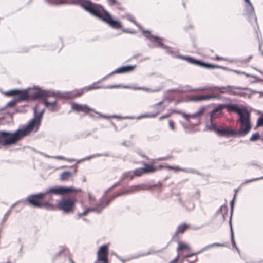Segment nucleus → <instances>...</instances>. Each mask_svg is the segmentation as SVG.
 <instances>
[{
    "instance_id": "obj_1",
    "label": "nucleus",
    "mask_w": 263,
    "mask_h": 263,
    "mask_svg": "<svg viewBox=\"0 0 263 263\" xmlns=\"http://www.w3.org/2000/svg\"><path fill=\"white\" fill-rule=\"evenodd\" d=\"M50 5L73 4L80 6L85 11L101 20L114 29H120L122 24L120 21L112 18L110 13L103 6L90 0H44Z\"/></svg>"
},
{
    "instance_id": "obj_2",
    "label": "nucleus",
    "mask_w": 263,
    "mask_h": 263,
    "mask_svg": "<svg viewBox=\"0 0 263 263\" xmlns=\"http://www.w3.org/2000/svg\"><path fill=\"white\" fill-rule=\"evenodd\" d=\"M143 35L146 38L149 39L150 42L152 43H155L156 44H154L152 46L148 45V46L150 48H161L165 50L166 53L171 55L172 57H176L178 59H181L184 60L186 61L188 63L196 65L195 62H194V60H197V59L194 58L192 57L188 56V55H183L177 54L176 52L173 50L172 47L165 45L160 41H158V40H163V38H161L158 36L152 35L151 33V32L149 30H143Z\"/></svg>"
},
{
    "instance_id": "obj_3",
    "label": "nucleus",
    "mask_w": 263,
    "mask_h": 263,
    "mask_svg": "<svg viewBox=\"0 0 263 263\" xmlns=\"http://www.w3.org/2000/svg\"><path fill=\"white\" fill-rule=\"evenodd\" d=\"M240 121V126L238 130L230 128L232 137H241L246 135L251 129L250 112L246 107L242 106L237 113Z\"/></svg>"
},
{
    "instance_id": "obj_4",
    "label": "nucleus",
    "mask_w": 263,
    "mask_h": 263,
    "mask_svg": "<svg viewBox=\"0 0 263 263\" xmlns=\"http://www.w3.org/2000/svg\"><path fill=\"white\" fill-rule=\"evenodd\" d=\"M48 91H42L41 87L34 86L28 87L23 90L17 89L16 95H14V99L18 102L22 101H28L36 100L41 97L49 96Z\"/></svg>"
},
{
    "instance_id": "obj_5",
    "label": "nucleus",
    "mask_w": 263,
    "mask_h": 263,
    "mask_svg": "<svg viewBox=\"0 0 263 263\" xmlns=\"http://www.w3.org/2000/svg\"><path fill=\"white\" fill-rule=\"evenodd\" d=\"M162 184L160 182H158L156 184L153 185H148L146 184H141L138 185H132L129 187L127 190H121L120 192L115 193L111 196L108 200L110 201V203L114 200L116 198L123 195L129 194H133L140 190H150L153 187H158L157 191L158 192H161L162 191Z\"/></svg>"
},
{
    "instance_id": "obj_6",
    "label": "nucleus",
    "mask_w": 263,
    "mask_h": 263,
    "mask_svg": "<svg viewBox=\"0 0 263 263\" xmlns=\"http://www.w3.org/2000/svg\"><path fill=\"white\" fill-rule=\"evenodd\" d=\"M22 139L18 129L13 132L0 130V145L6 147L14 145Z\"/></svg>"
},
{
    "instance_id": "obj_7",
    "label": "nucleus",
    "mask_w": 263,
    "mask_h": 263,
    "mask_svg": "<svg viewBox=\"0 0 263 263\" xmlns=\"http://www.w3.org/2000/svg\"><path fill=\"white\" fill-rule=\"evenodd\" d=\"M210 123L206 125V128L211 132H214L218 136L230 137H232L231 133L232 130L230 129L224 128L222 126H217L214 121V116H218L217 112H212V110L209 112Z\"/></svg>"
},
{
    "instance_id": "obj_8",
    "label": "nucleus",
    "mask_w": 263,
    "mask_h": 263,
    "mask_svg": "<svg viewBox=\"0 0 263 263\" xmlns=\"http://www.w3.org/2000/svg\"><path fill=\"white\" fill-rule=\"evenodd\" d=\"M77 202L76 197L62 198L57 202L56 207L58 210L64 214H69L74 212L75 205Z\"/></svg>"
},
{
    "instance_id": "obj_9",
    "label": "nucleus",
    "mask_w": 263,
    "mask_h": 263,
    "mask_svg": "<svg viewBox=\"0 0 263 263\" xmlns=\"http://www.w3.org/2000/svg\"><path fill=\"white\" fill-rule=\"evenodd\" d=\"M93 90L92 86H87L80 89H75L72 91H57L58 97L59 98L65 99H72L81 96L83 93Z\"/></svg>"
},
{
    "instance_id": "obj_10",
    "label": "nucleus",
    "mask_w": 263,
    "mask_h": 263,
    "mask_svg": "<svg viewBox=\"0 0 263 263\" xmlns=\"http://www.w3.org/2000/svg\"><path fill=\"white\" fill-rule=\"evenodd\" d=\"M42 120L33 115V118L26 125H23L22 128H18L22 139L28 135L31 132H36L41 123Z\"/></svg>"
},
{
    "instance_id": "obj_11",
    "label": "nucleus",
    "mask_w": 263,
    "mask_h": 263,
    "mask_svg": "<svg viewBox=\"0 0 263 263\" xmlns=\"http://www.w3.org/2000/svg\"><path fill=\"white\" fill-rule=\"evenodd\" d=\"M42 120L33 115V118L26 125H23L22 128H18L22 139L28 135L31 132H36L41 123Z\"/></svg>"
},
{
    "instance_id": "obj_12",
    "label": "nucleus",
    "mask_w": 263,
    "mask_h": 263,
    "mask_svg": "<svg viewBox=\"0 0 263 263\" xmlns=\"http://www.w3.org/2000/svg\"><path fill=\"white\" fill-rule=\"evenodd\" d=\"M103 197L100 199L99 202L96 204L95 207L87 208L83 212L78 214V218H81L82 216L87 215L89 212H93L97 214L101 213L103 210L107 207L110 203L108 200H104Z\"/></svg>"
},
{
    "instance_id": "obj_13",
    "label": "nucleus",
    "mask_w": 263,
    "mask_h": 263,
    "mask_svg": "<svg viewBox=\"0 0 263 263\" xmlns=\"http://www.w3.org/2000/svg\"><path fill=\"white\" fill-rule=\"evenodd\" d=\"M45 199L43 192L29 195L26 199H22V202L25 203L27 202L29 205L39 208L41 203Z\"/></svg>"
},
{
    "instance_id": "obj_14",
    "label": "nucleus",
    "mask_w": 263,
    "mask_h": 263,
    "mask_svg": "<svg viewBox=\"0 0 263 263\" xmlns=\"http://www.w3.org/2000/svg\"><path fill=\"white\" fill-rule=\"evenodd\" d=\"M73 190L72 186H57L46 189L43 193L45 197L47 195H67L68 194V191Z\"/></svg>"
},
{
    "instance_id": "obj_15",
    "label": "nucleus",
    "mask_w": 263,
    "mask_h": 263,
    "mask_svg": "<svg viewBox=\"0 0 263 263\" xmlns=\"http://www.w3.org/2000/svg\"><path fill=\"white\" fill-rule=\"evenodd\" d=\"M224 108L228 111H234L237 114L241 108V107H239L238 104L231 103L219 104L212 110V112H217L218 115H220L221 111Z\"/></svg>"
},
{
    "instance_id": "obj_16",
    "label": "nucleus",
    "mask_w": 263,
    "mask_h": 263,
    "mask_svg": "<svg viewBox=\"0 0 263 263\" xmlns=\"http://www.w3.org/2000/svg\"><path fill=\"white\" fill-rule=\"evenodd\" d=\"M245 15L247 16L249 21L252 24V21L257 24V17L255 15L254 9L250 1L245 2Z\"/></svg>"
},
{
    "instance_id": "obj_17",
    "label": "nucleus",
    "mask_w": 263,
    "mask_h": 263,
    "mask_svg": "<svg viewBox=\"0 0 263 263\" xmlns=\"http://www.w3.org/2000/svg\"><path fill=\"white\" fill-rule=\"evenodd\" d=\"M194 62L196 64L195 66H199L200 67L204 68L207 69H211L214 68H219L226 71H232V69H229L227 67L220 66L218 65L213 64L205 62L201 60L197 59V60H194Z\"/></svg>"
},
{
    "instance_id": "obj_18",
    "label": "nucleus",
    "mask_w": 263,
    "mask_h": 263,
    "mask_svg": "<svg viewBox=\"0 0 263 263\" xmlns=\"http://www.w3.org/2000/svg\"><path fill=\"white\" fill-rule=\"evenodd\" d=\"M222 88H228V91H227L226 92L229 93V94L231 95H237V96H239L240 97H246L247 96L248 98H250L251 96V94L248 95L246 92H237V91H235V90H250L249 88H247V87H237V86H234L228 85L226 87H222ZM221 92H225L224 91H221Z\"/></svg>"
},
{
    "instance_id": "obj_19",
    "label": "nucleus",
    "mask_w": 263,
    "mask_h": 263,
    "mask_svg": "<svg viewBox=\"0 0 263 263\" xmlns=\"http://www.w3.org/2000/svg\"><path fill=\"white\" fill-rule=\"evenodd\" d=\"M42 90L49 92L48 93L49 96L47 95L45 97H44V96L41 97L40 98V99H43V103L45 105V107H48L49 105H52V106L55 105L57 104L56 100H54L53 101H48L47 100V98L49 97H54L55 98H58V94L56 93H57V91H54V90H51V89L46 90V89H43L42 88Z\"/></svg>"
},
{
    "instance_id": "obj_20",
    "label": "nucleus",
    "mask_w": 263,
    "mask_h": 263,
    "mask_svg": "<svg viewBox=\"0 0 263 263\" xmlns=\"http://www.w3.org/2000/svg\"><path fill=\"white\" fill-rule=\"evenodd\" d=\"M71 109L76 112H83L84 114H88L90 111H95V109L89 107L86 104H81L76 102H72Z\"/></svg>"
},
{
    "instance_id": "obj_21",
    "label": "nucleus",
    "mask_w": 263,
    "mask_h": 263,
    "mask_svg": "<svg viewBox=\"0 0 263 263\" xmlns=\"http://www.w3.org/2000/svg\"><path fill=\"white\" fill-rule=\"evenodd\" d=\"M108 245H103L101 246L97 251V260L98 261L108 260Z\"/></svg>"
},
{
    "instance_id": "obj_22",
    "label": "nucleus",
    "mask_w": 263,
    "mask_h": 263,
    "mask_svg": "<svg viewBox=\"0 0 263 263\" xmlns=\"http://www.w3.org/2000/svg\"><path fill=\"white\" fill-rule=\"evenodd\" d=\"M136 65H129L119 67L113 71L114 74H125L133 72Z\"/></svg>"
},
{
    "instance_id": "obj_23",
    "label": "nucleus",
    "mask_w": 263,
    "mask_h": 263,
    "mask_svg": "<svg viewBox=\"0 0 263 263\" xmlns=\"http://www.w3.org/2000/svg\"><path fill=\"white\" fill-rule=\"evenodd\" d=\"M218 96L210 94V95H195L192 96L190 100L192 101H201L203 100H207L211 99H219Z\"/></svg>"
},
{
    "instance_id": "obj_24",
    "label": "nucleus",
    "mask_w": 263,
    "mask_h": 263,
    "mask_svg": "<svg viewBox=\"0 0 263 263\" xmlns=\"http://www.w3.org/2000/svg\"><path fill=\"white\" fill-rule=\"evenodd\" d=\"M178 203L186 211H192L194 209V204L190 198L186 199L185 201H183L181 198H179L178 199Z\"/></svg>"
},
{
    "instance_id": "obj_25",
    "label": "nucleus",
    "mask_w": 263,
    "mask_h": 263,
    "mask_svg": "<svg viewBox=\"0 0 263 263\" xmlns=\"http://www.w3.org/2000/svg\"><path fill=\"white\" fill-rule=\"evenodd\" d=\"M143 164L144 167H142L144 172V174H147L153 173L156 172L158 170H161L163 167V165H159L158 168L154 167L153 165L147 164L146 162H143Z\"/></svg>"
},
{
    "instance_id": "obj_26",
    "label": "nucleus",
    "mask_w": 263,
    "mask_h": 263,
    "mask_svg": "<svg viewBox=\"0 0 263 263\" xmlns=\"http://www.w3.org/2000/svg\"><path fill=\"white\" fill-rule=\"evenodd\" d=\"M92 87H93V90L99 89H112V88H119L130 89L132 88V87L130 86L122 85L121 84L107 85V86H92Z\"/></svg>"
},
{
    "instance_id": "obj_27",
    "label": "nucleus",
    "mask_w": 263,
    "mask_h": 263,
    "mask_svg": "<svg viewBox=\"0 0 263 263\" xmlns=\"http://www.w3.org/2000/svg\"><path fill=\"white\" fill-rule=\"evenodd\" d=\"M226 86H222V87H201L200 88L197 89L198 90H212V91H218L221 93H228V92H221V91H224L227 92L228 91V88H222V87H226Z\"/></svg>"
},
{
    "instance_id": "obj_28",
    "label": "nucleus",
    "mask_w": 263,
    "mask_h": 263,
    "mask_svg": "<svg viewBox=\"0 0 263 263\" xmlns=\"http://www.w3.org/2000/svg\"><path fill=\"white\" fill-rule=\"evenodd\" d=\"M72 188L74 189V190L68 191V194L67 195L71 194V196L70 197H73L75 196L76 198L77 199L78 201L79 199L83 197V192L81 189H76L72 186Z\"/></svg>"
},
{
    "instance_id": "obj_29",
    "label": "nucleus",
    "mask_w": 263,
    "mask_h": 263,
    "mask_svg": "<svg viewBox=\"0 0 263 263\" xmlns=\"http://www.w3.org/2000/svg\"><path fill=\"white\" fill-rule=\"evenodd\" d=\"M189 227H190V226L185 223H184L183 224H179L176 229L175 233L174 234L173 236L172 237L171 240H172L173 239H174L175 236L177 234L183 233L187 230V229Z\"/></svg>"
},
{
    "instance_id": "obj_30",
    "label": "nucleus",
    "mask_w": 263,
    "mask_h": 263,
    "mask_svg": "<svg viewBox=\"0 0 263 263\" xmlns=\"http://www.w3.org/2000/svg\"><path fill=\"white\" fill-rule=\"evenodd\" d=\"M72 175V173L70 171H64L60 175L59 179L61 181H66L69 180Z\"/></svg>"
},
{
    "instance_id": "obj_31",
    "label": "nucleus",
    "mask_w": 263,
    "mask_h": 263,
    "mask_svg": "<svg viewBox=\"0 0 263 263\" xmlns=\"http://www.w3.org/2000/svg\"><path fill=\"white\" fill-rule=\"evenodd\" d=\"M39 208H45L48 210H54L55 206L54 204H51L48 201L44 202L43 201L41 203Z\"/></svg>"
},
{
    "instance_id": "obj_32",
    "label": "nucleus",
    "mask_w": 263,
    "mask_h": 263,
    "mask_svg": "<svg viewBox=\"0 0 263 263\" xmlns=\"http://www.w3.org/2000/svg\"><path fill=\"white\" fill-rule=\"evenodd\" d=\"M33 115L42 120V118H43V115L45 111V108H43L41 111L38 112L37 111V106L35 105V106L33 107Z\"/></svg>"
},
{
    "instance_id": "obj_33",
    "label": "nucleus",
    "mask_w": 263,
    "mask_h": 263,
    "mask_svg": "<svg viewBox=\"0 0 263 263\" xmlns=\"http://www.w3.org/2000/svg\"><path fill=\"white\" fill-rule=\"evenodd\" d=\"M221 213L223 220L225 219V216L228 213V208L226 205H221L220 208L216 212V216Z\"/></svg>"
},
{
    "instance_id": "obj_34",
    "label": "nucleus",
    "mask_w": 263,
    "mask_h": 263,
    "mask_svg": "<svg viewBox=\"0 0 263 263\" xmlns=\"http://www.w3.org/2000/svg\"><path fill=\"white\" fill-rule=\"evenodd\" d=\"M22 200H19L14 204H13L10 209L8 210V211L5 214L4 217L2 218V222H4L7 219V217L9 215V214L11 213L12 209L18 203H21Z\"/></svg>"
},
{
    "instance_id": "obj_35",
    "label": "nucleus",
    "mask_w": 263,
    "mask_h": 263,
    "mask_svg": "<svg viewBox=\"0 0 263 263\" xmlns=\"http://www.w3.org/2000/svg\"><path fill=\"white\" fill-rule=\"evenodd\" d=\"M134 177V175L133 172L132 171H128L125 172L123 173L122 175L120 177L121 180H124V179L129 178L130 180L133 179Z\"/></svg>"
},
{
    "instance_id": "obj_36",
    "label": "nucleus",
    "mask_w": 263,
    "mask_h": 263,
    "mask_svg": "<svg viewBox=\"0 0 263 263\" xmlns=\"http://www.w3.org/2000/svg\"><path fill=\"white\" fill-rule=\"evenodd\" d=\"M229 225H230V227L231 240V243H232V246L233 247H235L237 249V251L238 252H239V250L237 248V247L236 246V242L235 241V240H234V233H233V229H232V222H231V220H230V221H229Z\"/></svg>"
},
{
    "instance_id": "obj_37",
    "label": "nucleus",
    "mask_w": 263,
    "mask_h": 263,
    "mask_svg": "<svg viewBox=\"0 0 263 263\" xmlns=\"http://www.w3.org/2000/svg\"><path fill=\"white\" fill-rule=\"evenodd\" d=\"M155 252L154 251H147V252H140V253H137V254L135 255H133L132 256L130 259H134V258H138L139 257H143V256H147V255H149L151 254H153V253H154Z\"/></svg>"
},
{
    "instance_id": "obj_38",
    "label": "nucleus",
    "mask_w": 263,
    "mask_h": 263,
    "mask_svg": "<svg viewBox=\"0 0 263 263\" xmlns=\"http://www.w3.org/2000/svg\"><path fill=\"white\" fill-rule=\"evenodd\" d=\"M225 245L223 243H220L218 242H215L212 244L208 245L204 247H203L202 249V251H205L208 249H210L211 248H212L215 247H224Z\"/></svg>"
},
{
    "instance_id": "obj_39",
    "label": "nucleus",
    "mask_w": 263,
    "mask_h": 263,
    "mask_svg": "<svg viewBox=\"0 0 263 263\" xmlns=\"http://www.w3.org/2000/svg\"><path fill=\"white\" fill-rule=\"evenodd\" d=\"M127 19L130 22L133 23L136 26H137L142 31L144 30L142 29V27L138 24L134 18V17L131 14H128L126 15Z\"/></svg>"
},
{
    "instance_id": "obj_40",
    "label": "nucleus",
    "mask_w": 263,
    "mask_h": 263,
    "mask_svg": "<svg viewBox=\"0 0 263 263\" xmlns=\"http://www.w3.org/2000/svg\"><path fill=\"white\" fill-rule=\"evenodd\" d=\"M113 74H114V73H113V71H112L111 72L109 73V74H107L106 76L103 77L100 80L97 81V82L93 83L91 85H90L89 86H96V85L97 84H99V83H101L102 82L107 80L109 77L112 76Z\"/></svg>"
},
{
    "instance_id": "obj_41",
    "label": "nucleus",
    "mask_w": 263,
    "mask_h": 263,
    "mask_svg": "<svg viewBox=\"0 0 263 263\" xmlns=\"http://www.w3.org/2000/svg\"><path fill=\"white\" fill-rule=\"evenodd\" d=\"M178 247L177 248V252H179V251H181V250H183L184 249H186V250L190 249V247L187 244L183 243L180 241H178Z\"/></svg>"
},
{
    "instance_id": "obj_42",
    "label": "nucleus",
    "mask_w": 263,
    "mask_h": 263,
    "mask_svg": "<svg viewBox=\"0 0 263 263\" xmlns=\"http://www.w3.org/2000/svg\"><path fill=\"white\" fill-rule=\"evenodd\" d=\"M191 118H192L196 120V122L192 123V125L193 126H197L199 124L200 122V118L196 112L193 114H190Z\"/></svg>"
},
{
    "instance_id": "obj_43",
    "label": "nucleus",
    "mask_w": 263,
    "mask_h": 263,
    "mask_svg": "<svg viewBox=\"0 0 263 263\" xmlns=\"http://www.w3.org/2000/svg\"><path fill=\"white\" fill-rule=\"evenodd\" d=\"M143 170H143L142 167H140V168H138L134 170L133 171L134 176L139 177V176H141L142 174H144Z\"/></svg>"
},
{
    "instance_id": "obj_44",
    "label": "nucleus",
    "mask_w": 263,
    "mask_h": 263,
    "mask_svg": "<svg viewBox=\"0 0 263 263\" xmlns=\"http://www.w3.org/2000/svg\"><path fill=\"white\" fill-rule=\"evenodd\" d=\"M260 138V134L258 132H256L252 135L250 137L249 140L250 141H256L259 140Z\"/></svg>"
},
{
    "instance_id": "obj_45",
    "label": "nucleus",
    "mask_w": 263,
    "mask_h": 263,
    "mask_svg": "<svg viewBox=\"0 0 263 263\" xmlns=\"http://www.w3.org/2000/svg\"><path fill=\"white\" fill-rule=\"evenodd\" d=\"M17 91V89H13L5 92H4V94H5L7 96H13V97L14 98V95H16Z\"/></svg>"
},
{
    "instance_id": "obj_46",
    "label": "nucleus",
    "mask_w": 263,
    "mask_h": 263,
    "mask_svg": "<svg viewBox=\"0 0 263 263\" xmlns=\"http://www.w3.org/2000/svg\"><path fill=\"white\" fill-rule=\"evenodd\" d=\"M17 102H18L17 101H16V100L14 98V100H13L11 101H9V102L7 103V104L5 106V107H14V106H15V105L16 104V103Z\"/></svg>"
},
{
    "instance_id": "obj_47",
    "label": "nucleus",
    "mask_w": 263,
    "mask_h": 263,
    "mask_svg": "<svg viewBox=\"0 0 263 263\" xmlns=\"http://www.w3.org/2000/svg\"><path fill=\"white\" fill-rule=\"evenodd\" d=\"M235 197H236V194H234V197H233V199L232 200V201H231V203H230L231 212H230V220H231V217H232V214H233V207H234V202Z\"/></svg>"
},
{
    "instance_id": "obj_48",
    "label": "nucleus",
    "mask_w": 263,
    "mask_h": 263,
    "mask_svg": "<svg viewBox=\"0 0 263 263\" xmlns=\"http://www.w3.org/2000/svg\"><path fill=\"white\" fill-rule=\"evenodd\" d=\"M257 126H263V113L258 117L257 119Z\"/></svg>"
},
{
    "instance_id": "obj_49",
    "label": "nucleus",
    "mask_w": 263,
    "mask_h": 263,
    "mask_svg": "<svg viewBox=\"0 0 263 263\" xmlns=\"http://www.w3.org/2000/svg\"><path fill=\"white\" fill-rule=\"evenodd\" d=\"M111 118H122V119H134V117L133 116H125V117H122L121 116H119V115H111Z\"/></svg>"
},
{
    "instance_id": "obj_50",
    "label": "nucleus",
    "mask_w": 263,
    "mask_h": 263,
    "mask_svg": "<svg viewBox=\"0 0 263 263\" xmlns=\"http://www.w3.org/2000/svg\"><path fill=\"white\" fill-rule=\"evenodd\" d=\"M109 6L119 5L120 3L117 0H106Z\"/></svg>"
},
{
    "instance_id": "obj_51",
    "label": "nucleus",
    "mask_w": 263,
    "mask_h": 263,
    "mask_svg": "<svg viewBox=\"0 0 263 263\" xmlns=\"http://www.w3.org/2000/svg\"><path fill=\"white\" fill-rule=\"evenodd\" d=\"M93 112L95 114L99 115L101 117L106 118V119L111 118V116H108V115L102 114L101 113H100L98 111H95V110Z\"/></svg>"
},
{
    "instance_id": "obj_52",
    "label": "nucleus",
    "mask_w": 263,
    "mask_h": 263,
    "mask_svg": "<svg viewBox=\"0 0 263 263\" xmlns=\"http://www.w3.org/2000/svg\"><path fill=\"white\" fill-rule=\"evenodd\" d=\"M46 157H48V158H55V159H59V160H65V159H66V158L63 157V156H48V155H46Z\"/></svg>"
},
{
    "instance_id": "obj_53",
    "label": "nucleus",
    "mask_w": 263,
    "mask_h": 263,
    "mask_svg": "<svg viewBox=\"0 0 263 263\" xmlns=\"http://www.w3.org/2000/svg\"><path fill=\"white\" fill-rule=\"evenodd\" d=\"M88 200H89V204L91 205V204H92V202H93L95 201V198L94 197H92L91 196L90 193H88Z\"/></svg>"
},
{
    "instance_id": "obj_54",
    "label": "nucleus",
    "mask_w": 263,
    "mask_h": 263,
    "mask_svg": "<svg viewBox=\"0 0 263 263\" xmlns=\"http://www.w3.org/2000/svg\"><path fill=\"white\" fill-rule=\"evenodd\" d=\"M257 180H258V179H257V178H252L250 179H246L243 182V184L249 183H250V182H253L255 181H257Z\"/></svg>"
},
{
    "instance_id": "obj_55",
    "label": "nucleus",
    "mask_w": 263,
    "mask_h": 263,
    "mask_svg": "<svg viewBox=\"0 0 263 263\" xmlns=\"http://www.w3.org/2000/svg\"><path fill=\"white\" fill-rule=\"evenodd\" d=\"M168 125L172 130H175L174 122L172 120H168Z\"/></svg>"
},
{
    "instance_id": "obj_56",
    "label": "nucleus",
    "mask_w": 263,
    "mask_h": 263,
    "mask_svg": "<svg viewBox=\"0 0 263 263\" xmlns=\"http://www.w3.org/2000/svg\"><path fill=\"white\" fill-rule=\"evenodd\" d=\"M122 30L124 33H130V34H135V33H136V31H132V30H130L129 29H126V28H123L122 29Z\"/></svg>"
},
{
    "instance_id": "obj_57",
    "label": "nucleus",
    "mask_w": 263,
    "mask_h": 263,
    "mask_svg": "<svg viewBox=\"0 0 263 263\" xmlns=\"http://www.w3.org/2000/svg\"><path fill=\"white\" fill-rule=\"evenodd\" d=\"M189 173H193V174H196L199 175H201V173L198 171H197L196 170L190 168V170L189 171Z\"/></svg>"
},
{
    "instance_id": "obj_58",
    "label": "nucleus",
    "mask_w": 263,
    "mask_h": 263,
    "mask_svg": "<svg viewBox=\"0 0 263 263\" xmlns=\"http://www.w3.org/2000/svg\"><path fill=\"white\" fill-rule=\"evenodd\" d=\"M182 116L186 121H189V119L191 118L190 114L183 112Z\"/></svg>"
},
{
    "instance_id": "obj_59",
    "label": "nucleus",
    "mask_w": 263,
    "mask_h": 263,
    "mask_svg": "<svg viewBox=\"0 0 263 263\" xmlns=\"http://www.w3.org/2000/svg\"><path fill=\"white\" fill-rule=\"evenodd\" d=\"M205 110L204 106H201L200 109L196 112V113L198 114V115L199 116V115L203 113Z\"/></svg>"
},
{
    "instance_id": "obj_60",
    "label": "nucleus",
    "mask_w": 263,
    "mask_h": 263,
    "mask_svg": "<svg viewBox=\"0 0 263 263\" xmlns=\"http://www.w3.org/2000/svg\"><path fill=\"white\" fill-rule=\"evenodd\" d=\"M122 181V180H121V178H120L119 180L116 182L115 183H114L111 187V189H114L115 187H116V186L119 185L121 183V182Z\"/></svg>"
},
{
    "instance_id": "obj_61",
    "label": "nucleus",
    "mask_w": 263,
    "mask_h": 263,
    "mask_svg": "<svg viewBox=\"0 0 263 263\" xmlns=\"http://www.w3.org/2000/svg\"><path fill=\"white\" fill-rule=\"evenodd\" d=\"M97 157H101V153H96L93 154L91 156H87V158H89V160L92 158Z\"/></svg>"
},
{
    "instance_id": "obj_62",
    "label": "nucleus",
    "mask_w": 263,
    "mask_h": 263,
    "mask_svg": "<svg viewBox=\"0 0 263 263\" xmlns=\"http://www.w3.org/2000/svg\"><path fill=\"white\" fill-rule=\"evenodd\" d=\"M130 89H133L134 90H148V88H145L143 87H132Z\"/></svg>"
},
{
    "instance_id": "obj_63",
    "label": "nucleus",
    "mask_w": 263,
    "mask_h": 263,
    "mask_svg": "<svg viewBox=\"0 0 263 263\" xmlns=\"http://www.w3.org/2000/svg\"><path fill=\"white\" fill-rule=\"evenodd\" d=\"M101 156H104V157H115L112 154H110L108 153H101Z\"/></svg>"
},
{
    "instance_id": "obj_64",
    "label": "nucleus",
    "mask_w": 263,
    "mask_h": 263,
    "mask_svg": "<svg viewBox=\"0 0 263 263\" xmlns=\"http://www.w3.org/2000/svg\"><path fill=\"white\" fill-rule=\"evenodd\" d=\"M63 249H61L58 253H57L55 254V255L54 256V258H56L58 257L59 256H60L61 255V254L63 253Z\"/></svg>"
}]
</instances>
